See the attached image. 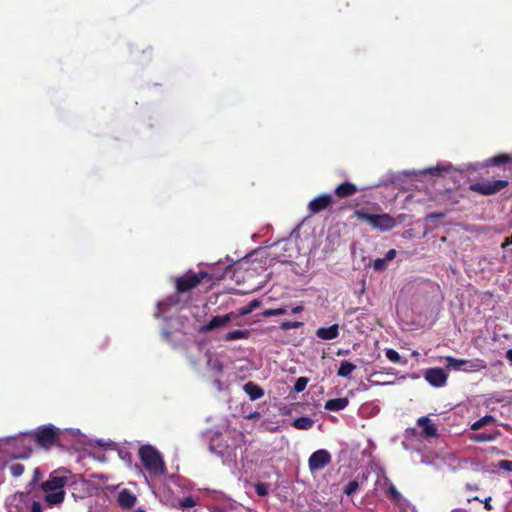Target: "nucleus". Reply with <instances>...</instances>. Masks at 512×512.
<instances>
[{"label":"nucleus","mask_w":512,"mask_h":512,"mask_svg":"<svg viewBox=\"0 0 512 512\" xmlns=\"http://www.w3.org/2000/svg\"><path fill=\"white\" fill-rule=\"evenodd\" d=\"M247 439L243 432L236 429H227L223 433H216L210 440L209 450L219 456L226 465L238 464L237 451L240 450L242 468L246 467L243 453L246 452Z\"/></svg>","instance_id":"obj_1"},{"label":"nucleus","mask_w":512,"mask_h":512,"mask_svg":"<svg viewBox=\"0 0 512 512\" xmlns=\"http://www.w3.org/2000/svg\"><path fill=\"white\" fill-rule=\"evenodd\" d=\"M139 456L142 465L147 473L146 479H156L163 476L166 473V467L164 460L159 453L151 445H144L139 449Z\"/></svg>","instance_id":"obj_2"},{"label":"nucleus","mask_w":512,"mask_h":512,"mask_svg":"<svg viewBox=\"0 0 512 512\" xmlns=\"http://www.w3.org/2000/svg\"><path fill=\"white\" fill-rule=\"evenodd\" d=\"M66 482V477L52 474L49 480L42 483L43 498L47 507L59 506L63 503L66 494L64 491Z\"/></svg>","instance_id":"obj_3"},{"label":"nucleus","mask_w":512,"mask_h":512,"mask_svg":"<svg viewBox=\"0 0 512 512\" xmlns=\"http://www.w3.org/2000/svg\"><path fill=\"white\" fill-rule=\"evenodd\" d=\"M443 359L446 361V368L449 370L462 371L465 373L478 372L487 367L482 359H457L452 356H446Z\"/></svg>","instance_id":"obj_4"},{"label":"nucleus","mask_w":512,"mask_h":512,"mask_svg":"<svg viewBox=\"0 0 512 512\" xmlns=\"http://www.w3.org/2000/svg\"><path fill=\"white\" fill-rule=\"evenodd\" d=\"M357 217L380 231H389L397 225V221L388 214H369L358 211Z\"/></svg>","instance_id":"obj_5"},{"label":"nucleus","mask_w":512,"mask_h":512,"mask_svg":"<svg viewBox=\"0 0 512 512\" xmlns=\"http://www.w3.org/2000/svg\"><path fill=\"white\" fill-rule=\"evenodd\" d=\"M58 438V429L52 425L38 428L34 433L35 441L43 448H49L55 444Z\"/></svg>","instance_id":"obj_6"},{"label":"nucleus","mask_w":512,"mask_h":512,"mask_svg":"<svg viewBox=\"0 0 512 512\" xmlns=\"http://www.w3.org/2000/svg\"><path fill=\"white\" fill-rule=\"evenodd\" d=\"M508 185L506 180L483 181L472 184L470 189L482 195H493Z\"/></svg>","instance_id":"obj_7"},{"label":"nucleus","mask_w":512,"mask_h":512,"mask_svg":"<svg viewBox=\"0 0 512 512\" xmlns=\"http://www.w3.org/2000/svg\"><path fill=\"white\" fill-rule=\"evenodd\" d=\"M12 445L16 448L14 457L27 458L32 451V437L29 435H21L12 438Z\"/></svg>","instance_id":"obj_8"},{"label":"nucleus","mask_w":512,"mask_h":512,"mask_svg":"<svg viewBox=\"0 0 512 512\" xmlns=\"http://www.w3.org/2000/svg\"><path fill=\"white\" fill-rule=\"evenodd\" d=\"M206 276V273H187L176 281V288L178 292H186L197 286L201 280Z\"/></svg>","instance_id":"obj_9"},{"label":"nucleus","mask_w":512,"mask_h":512,"mask_svg":"<svg viewBox=\"0 0 512 512\" xmlns=\"http://www.w3.org/2000/svg\"><path fill=\"white\" fill-rule=\"evenodd\" d=\"M331 461L330 453L325 449L315 451L308 460L309 468L311 471L322 470Z\"/></svg>","instance_id":"obj_10"},{"label":"nucleus","mask_w":512,"mask_h":512,"mask_svg":"<svg viewBox=\"0 0 512 512\" xmlns=\"http://www.w3.org/2000/svg\"><path fill=\"white\" fill-rule=\"evenodd\" d=\"M237 315L233 312L225 315L214 316L207 324L201 326V332H208L217 328L225 327L232 320L236 319Z\"/></svg>","instance_id":"obj_11"},{"label":"nucleus","mask_w":512,"mask_h":512,"mask_svg":"<svg viewBox=\"0 0 512 512\" xmlns=\"http://www.w3.org/2000/svg\"><path fill=\"white\" fill-rule=\"evenodd\" d=\"M425 379L435 387H442L446 384L448 373L442 368H430L424 373Z\"/></svg>","instance_id":"obj_12"},{"label":"nucleus","mask_w":512,"mask_h":512,"mask_svg":"<svg viewBox=\"0 0 512 512\" xmlns=\"http://www.w3.org/2000/svg\"><path fill=\"white\" fill-rule=\"evenodd\" d=\"M331 202L332 196L330 194L319 195L309 202V210L312 213H318L327 208Z\"/></svg>","instance_id":"obj_13"},{"label":"nucleus","mask_w":512,"mask_h":512,"mask_svg":"<svg viewBox=\"0 0 512 512\" xmlns=\"http://www.w3.org/2000/svg\"><path fill=\"white\" fill-rule=\"evenodd\" d=\"M137 501V497L128 489H122L117 495V502L124 509L132 508Z\"/></svg>","instance_id":"obj_14"},{"label":"nucleus","mask_w":512,"mask_h":512,"mask_svg":"<svg viewBox=\"0 0 512 512\" xmlns=\"http://www.w3.org/2000/svg\"><path fill=\"white\" fill-rule=\"evenodd\" d=\"M172 508H177L182 511H189L191 508L197 505V499L189 496L184 499H172L168 502Z\"/></svg>","instance_id":"obj_15"},{"label":"nucleus","mask_w":512,"mask_h":512,"mask_svg":"<svg viewBox=\"0 0 512 512\" xmlns=\"http://www.w3.org/2000/svg\"><path fill=\"white\" fill-rule=\"evenodd\" d=\"M316 336L322 340H333L339 336V326L333 324L330 327H320L316 330Z\"/></svg>","instance_id":"obj_16"},{"label":"nucleus","mask_w":512,"mask_h":512,"mask_svg":"<svg viewBox=\"0 0 512 512\" xmlns=\"http://www.w3.org/2000/svg\"><path fill=\"white\" fill-rule=\"evenodd\" d=\"M419 427L422 428L421 435L424 437H435L437 435V427L428 417H420L417 421Z\"/></svg>","instance_id":"obj_17"},{"label":"nucleus","mask_w":512,"mask_h":512,"mask_svg":"<svg viewBox=\"0 0 512 512\" xmlns=\"http://www.w3.org/2000/svg\"><path fill=\"white\" fill-rule=\"evenodd\" d=\"M243 390L249 396L250 400L255 401L264 395V391L254 382H247L243 386Z\"/></svg>","instance_id":"obj_18"},{"label":"nucleus","mask_w":512,"mask_h":512,"mask_svg":"<svg viewBox=\"0 0 512 512\" xmlns=\"http://www.w3.org/2000/svg\"><path fill=\"white\" fill-rule=\"evenodd\" d=\"M349 404V400L345 397L330 399L325 403V409L328 411H340L345 409Z\"/></svg>","instance_id":"obj_19"},{"label":"nucleus","mask_w":512,"mask_h":512,"mask_svg":"<svg viewBox=\"0 0 512 512\" xmlns=\"http://www.w3.org/2000/svg\"><path fill=\"white\" fill-rule=\"evenodd\" d=\"M177 303H178L177 295L171 296V297L167 298L166 300L158 303L156 316L157 317L165 316V314L168 312L169 308L176 305Z\"/></svg>","instance_id":"obj_20"},{"label":"nucleus","mask_w":512,"mask_h":512,"mask_svg":"<svg viewBox=\"0 0 512 512\" xmlns=\"http://www.w3.org/2000/svg\"><path fill=\"white\" fill-rule=\"evenodd\" d=\"M357 188L354 184L345 182L336 187L335 193L339 197H346L354 194Z\"/></svg>","instance_id":"obj_21"},{"label":"nucleus","mask_w":512,"mask_h":512,"mask_svg":"<svg viewBox=\"0 0 512 512\" xmlns=\"http://www.w3.org/2000/svg\"><path fill=\"white\" fill-rule=\"evenodd\" d=\"M250 333L248 330H234L226 333L222 339L224 341H236L241 339H247L249 337Z\"/></svg>","instance_id":"obj_22"},{"label":"nucleus","mask_w":512,"mask_h":512,"mask_svg":"<svg viewBox=\"0 0 512 512\" xmlns=\"http://www.w3.org/2000/svg\"><path fill=\"white\" fill-rule=\"evenodd\" d=\"M356 369V365L349 361H342L337 371V375L340 377L349 378L352 372Z\"/></svg>","instance_id":"obj_23"},{"label":"nucleus","mask_w":512,"mask_h":512,"mask_svg":"<svg viewBox=\"0 0 512 512\" xmlns=\"http://www.w3.org/2000/svg\"><path fill=\"white\" fill-rule=\"evenodd\" d=\"M313 423V420L309 417H300L294 420L293 426L299 430H307L312 427Z\"/></svg>","instance_id":"obj_24"},{"label":"nucleus","mask_w":512,"mask_h":512,"mask_svg":"<svg viewBox=\"0 0 512 512\" xmlns=\"http://www.w3.org/2000/svg\"><path fill=\"white\" fill-rule=\"evenodd\" d=\"M494 422H495V418L493 416L486 415V416L480 418L479 420H477L476 422H474L471 425V429L476 431V430H479V429L483 428L484 426L494 423Z\"/></svg>","instance_id":"obj_25"},{"label":"nucleus","mask_w":512,"mask_h":512,"mask_svg":"<svg viewBox=\"0 0 512 512\" xmlns=\"http://www.w3.org/2000/svg\"><path fill=\"white\" fill-rule=\"evenodd\" d=\"M385 355L388 358V360L393 363L406 364V361H402L400 354L394 349H386Z\"/></svg>","instance_id":"obj_26"},{"label":"nucleus","mask_w":512,"mask_h":512,"mask_svg":"<svg viewBox=\"0 0 512 512\" xmlns=\"http://www.w3.org/2000/svg\"><path fill=\"white\" fill-rule=\"evenodd\" d=\"M254 489L258 496L264 497L269 493L270 485L263 482H256Z\"/></svg>","instance_id":"obj_27"},{"label":"nucleus","mask_w":512,"mask_h":512,"mask_svg":"<svg viewBox=\"0 0 512 512\" xmlns=\"http://www.w3.org/2000/svg\"><path fill=\"white\" fill-rule=\"evenodd\" d=\"M499 432H496L494 434H487V433H481L474 436L473 440L475 442H488L493 441L499 436Z\"/></svg>","instance_id":"obj_28"},{"label":"nucleus","mask_w":512,"mask_h":512,"mask_svg":"<svg viewBox=\"0 0 512 512\" xmlns=\"http://www.w3.org/2000/svg\"><path fill=\"white\" fill-rule=\"evenodd\" d=\"M396 505L399 509V512H416L414 506H412L405 498L400 500V502H398Z\"/></svg>","instance_id":"obj_29"},{"label":"nucleus","mask_w":512,"mask_h":512,"mask_svg":"<svg viewBox=\"0 0 512 512\" xmlns=\"http://www.w3.org/2000/svg\"><path fill=\"white\" fill-rule=\"evenodd\" d=\"M9 470L14 477H19L24 472V466L19 463H13L9 466Z\"/></svg>","instance_id":"obj_30"},{"label":"nucleus","mask_w":512,"mask_h":512,"mask_svg":"<svg viewBox=\"0 0 512 512\" xmlns=\"http://www.w3.org/2000/svg\"><path fill=\"white\" fill-rule=\"evenodd\" d=\"M307 383H308V379L305 378V377H299L296 382H295V385H294V390L296 392H302L303 390H305L306 386H307Z\"/></svg>","instance_id":"obj_31"},{"label":"nucleus","mask_w":512,"mask_h":512,"mask_svg":"<svg viewBox=\"0 0 512 512\" xmlns=\"http://www.w3.org/2000/svg\"><path fill=\"white\" fill-rule=\"evenodd\" d=\"M286 313V310L283 308H277V309H266L262 312V315L264 317H271V316H278L283 315Z\"/></svg>","instance_id":"obj_32"},{"label":"nucleus","mask_w":512,"mask_h":512,"mask_svg":"<svg viewBox=\"0 0 512 512\" xmlns=\"http://www.w3.org/2000/svg\"><path fill=\"white\" fill-rule=\"evenodd\" d=\"M388 493L393 498L396 504L400 502V500L404 499V497L397 491L396 487L392 484L389 486Z\"/></svg>","instance_id":"obj_33"},{"label":"nucleus","mask_w":512,"mask_h":512,"mask_svg":"<svg viewBox=\"0 0 512 512\" xmlns=\"http://www.w3.org/2000/svg\"><path fill=\"white\" fill-rule=\"evenodd\" d=\"M509 160H510L509 156H507V155H499V156H495V157L491 158L489 160V164H491V165H500V164L508 162Z\"/></svg>","instance_id":"obj_34"},{"label":"nucleus","mask_w":512,"mask_h":512,"mask_svg":"<svg viewBox=\"0 0 512 512\" xmlns=\"http://www.w3.org/2000/svg\"><path fill=\"white\" fill-rule=\"evenodd\" d=\"M386 259L385 258H377L373 261L372 263V267L376 270V271H381V270H384L386 268Z\"/></svg>","instance_id":"obj_35"},{"label":"nucleus","mask_w":512,"mask_h":512,"mask_svg":"<svg viewBox=\"0 0 512 512\" xmlns=\"http://www.w3.org/2000/svg\"><path fill=\"white\" fill-rule=\"evenodd\" d=\"M359 489V484L357 481H351L347 484V486L345 487V494L346 495H352L353 493H355L357 490Z\"/></svg>","instance_id":"obj_36"},{"label":"nucleus","mask_w":512,"mask_h":512,"mask_svg":"<svg viewBox=\"0 0 512 512\" xmlns=\"http://www.w3.org/2000/svg\"><path fill=\"white\" fill-rule=\"evenodd\" d=\"M302 325L301 322H291V321H285L281 324V329L286 331L290 329L299 328Z\"/></svg>","instance_id":"obj_37"},{"label":"nucleus","mask_w":512,"mask_h":512,"mask_svg":"<svg viewBox=\"0 0 512 512\" xmlns=\"http://www.w3.org/2000/svg\"><path fill=\"white\" fill-rule=\"evenodd\" d=\"M23 502L27 505L26 507L24 506L23 510L26 509V511H27L29 509V505L25 501H23ZM30 509H31V512H43L42 505L39 502H35V501L31 504Z\"/></svg>","instance_id":"obj_38"},{"label":"nucleus","mask_w":512,"mask_h":512,"mask_svg":"<svg viewBox=\"0 0 512 512\" xmlns=\"http://www.w3.org/2000/svg\"><path fill=\"white\" fill-rule=\"evenodd\" d=\"M499 468L512 472V461H508V460L500 461Z\"/></svg>","instance_id":"obj_39"},{"label":"nucleus","mask_w":512,"mask_h":512,"mask_svg":"<svg viewBox=\"0 0 512 512\" xmlns=\"http://www.w3.org/2000/svg\"><path fill=\"white\" fill-rule=\"evenodd\" d=\"M395 256H396V250L395 249H390L386 253L385 259H386V261H390V260L394 259Z\"/></svg>","instance_id":"obj_40"},{"label":"nucleus","mask_w":512,"mask_h":512,"mask_svg":"<svg viewBox=\"0 0 512 512\" xmlns=\"http://www.w3.org/2000/svg\"><path fill=\"white\" fill-rule=\"evenodd\" d=\"M257 306H258V302H257V301H252V302L250 303V307H249L248 309H246V310H243V311L241 312V314H242V315H245V314H247V313L251 312V311H252L255 307H257Z\"/></svg>","instance_id":"obj_41"},{"label":"nucleus","mask_w":512,"mask_h":512,"mask_svg":"<svg viewBox=\"0 0 512 512\" xmlns=\"http://www.w3.org/2000/svg\"><path fill=\"white\" fill-rule=\"evenodd\" d=\"M42 477V474L40 472V470L38 468L34 469V475H33V479H32V482H37L39 479H41Z\"/></svg>","instance_id":"obj_42"},{"label":"nucleus","mask_w":512,"mask_h":512,"mask_svg":"<svg viewBox=\"0 0 512 512\" xmlns=\"http://www.w3.org/2000/svg\"><path fill=\"white\" fill-rule=\"evenodd\" d=\"M450 166H436L434 168L429 169L430 173H434V171H447Z\"/></svg>","instance_id":"obj_43"},{"label":"nucleus","mask_w":512,"mask_h":512,"mask_svg":"<svg viewBox=\"0 0 512 512\" xmlns=\"http://www.w3.org/2000/svg\"><path fill=\"white\" fill-rule=\"evenodd\" d=\"M490 501H491V498H490V497H489V498H487V499H485V501H484V507H485V509H487V510H491V509H492V506H491V504H490Z\"/></svg>","instance_id":"obj_44"},{"label":"nucleus","mask_w":512,"mask_h":512,"mask_svg":"<svg viewBox=\"0 0 512 512\" xmlns=\"http://www.w3.org/2000/svg\"><path fill=\"white\" fill-rule=\"evenodd\" d=\"M302 310H303L302 306H296V307L292 308V313L297 314V313H300Z\"/></svg>","instance_id":"obj_45"},{"label":"nucleus","mask_w":512,"mask_h":512,"mask_svg":"<svg viewBox=\"0 0 512 512\" xmlns=\"http://www.w3.org/2000/svg\"><path fill=\"white\" fill-rule=\"evenodd\" d=\"M506 358L512 364V349L506 352Z\"/></svg>","instance_id":"obj_46"},{"label":"nucleus","mask_w":512,"mask_h":512,"mask_svg":"<svg viewBox=\"0 0 512 512\" xmlns=\"http://www.w3.org/2000/svg\"><path fill=\"white\" fill-rule=\"evenodd\" d=\"M512 244L510 242V237L509 238H506V240L504 241V243L502 244V248H506L508 245Z\"/></svg>","instance_id":"obj_47"},{"label":"nucleus","mask_w":512,"mask_h":512,"mask_svg":"<svg viewBox=\"0 0 512 512\" xmlns=\"http://www.w3.org/2000/svg\"><path fill=\"white\" fill-rule=\"evenodd\" d=\"M452 512H466L465 510H461V509H454Z\"/></svg>","instance_id":"obj_48"},{"label":"nucleus","mask_w":512,"mask_h":512,"mask_svg":"<svg viewBox=\"0 0 512 512\" xmlns=\"http://www.w3.org/2000/svg\"><path fill=\"white\" fill-rule=\"evenodd\" d=\"M136 512H145L143 509H138Z\"/></svg>","instance_id":"obj_49"},{"label":"nucleus","mask_w":512,"mask_h":512,"mask_svg":"<svg viewBox=\"0 0 512 512\" xmlns=\"http://www.w3.org/2000/svg\"><path fill=\"white\" fill-rule=\"evenodd\" d=\"M510 242L512 243V235L510 236Z\"/></svg>","instance_id":"obj_50"}]
</instances>
